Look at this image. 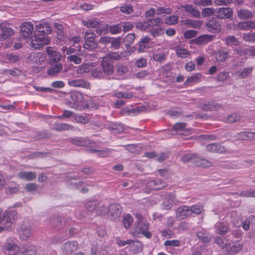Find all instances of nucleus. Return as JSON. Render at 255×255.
Returning a JSON list of instances; mask_svg holds the SVG:
<instances>
[{"label": "nucleus", "mask_w": 255, "mask_h": 255, "mask_svg": "<svg viewBox=\"0 0 255 255\" xmlns=\"http://www.w3.org/2000/svg\"><path fill=\"white\" fill-rule=\"evenodd\" d=\"M105 214L101 216L107 217L109 220L118 222L120 220L122 213V207L118 204H111L108 208L105 206Z\"/></svg>", "instance_id": "obj_1"}, {"label": "nucleus", "mask_w": 255, "mask_h": 255, "mask_svg": "<svg viewBox=\"0 0 255 255\" xmlns=\"http://www.w3.org/2000/svg\"><path fill=\"white\" fill-rule=\"evenodd\" d=\"M34 34L30 38L31 43L30 45L34 49H39L45 45H47L49 42L47 35L34 33Z\"/></svg>", "instance_id": "obj_2"}, {"label": "nucleus", "mask_w": 255, "mask_h": 255, "mask_svg": "<svg viewBox=\"0 0 255 255\" xmlns=\"http://www.w3.org/2000/svg\"><path fill=\"white\" fill-rule=\"evenodd\" d=\"M149 225V224L144 220L138 219L137 225L135 227L134 236H138L139 234H141L147 239H150L152 234L148 230Z\"/></svg>", "instance_id": "obj_3"}, {"label": "nucleus", "mask_w": 255, "mask_h": 255, "mask_svg": "<svg viewBox=\"0 0 255 255\" xmlns=\"http://www.w3.org/2000/svg\"><path fill=\"white\" fill-rule=\"evenodd\" d=\"M85 207L89 212H95L96 215L101 216L105 214V205L97 199H92L87 201L85 204Z\"/></svg>", "instance_id": "obj_4"}, {"label": "nucleus", "mask_w": 255, "mask_h": 255, "mask_svg": "<svg viewBox=\"0 0 255 255\" xmlns=\"http://www.w3.org/2000/svg\"><path fill=\"white\" fill-rule=\"evenodd\" d=\"M18 232L20 238L24 240H27L32 235L33 232L32 224L30 220L25 219Z\"/></svg>", "instance_id": "obj_5"}, {"label": "nucleus", "mask_w": 255, "mask_h": 255, "mask_svg": "<svg viewBox=\"0 0 255 255\" xmlns=\"http://www.w3.org/2000/svg\"><path fill=\"white\" fill-rule=\"evenodd\" d=\"M0 209V223H3L6 227H10L12 221L17 217V212L15 210H6L3 214Z\"/></svg>", "instance_id": "obj_6"}, {"label": "nucleus", "mask_w": 255, "mask_h": 255, "mask_svg": "<svg viewBox=\"0 0 255 255\" xmlns=\"http://www.w3.org/2000/svg\"><path fill=\"white\" fill-rule=\"evenodd\" d=\"M14 33L13 29L9 26L8 24L0 23V41L9 39L14 35Z\"/></svg>", "instance_id": "obj_7"}, {"label": "nucleus", "mask_w": 255, "mask_h": 255, "mask_svg": "<svg viewBox=\"0 0 255 255\" xmlns=\"http://www.w3.org/2000/svg\"><path fill=\"white\" fill-rule=\"evenodd\" d=\"M21 36L24 39H30L33 35L34 27L30 22H24L20 25Z\"/></svg>", "instance_id": "obj_8"}, {"label": "nucleus", "mask_w": 255, "mask_h": 255, "mask_svg": "<svg viewBox=\"0 0 255 255\" xmlns=\"http://www.w3.org/2000/svg\"><path fill=\"white\" fill-rule=\"evenodd\" d=\"M46 52L48 57L49 64L60 62L62 55L59 52L54 50L52 47H46Z\"/></svg>", "instance_id": "obj_9"}, {"label": "nucleus", "mask_w": 255, "mask_h": 255, "mask_svg": "<svg viewBox=\"0 0 255 255\" xmlns=\"http://www.w3.org/2000/svg\"><path fill=\"white\" fill-rule=\"evenodd\" d=\"M102 70L105 74V76L112 75L114 71V66L112 61L107 58H104L101 61Z\"/></svg>", "instance_id": "obj_10"}, {"label": "nucleus", "mask_w": 255, "mask_h": 255, "mask_svg": "<svg viewBox=\"0 0 255 255\" xmlns=\"http://www.w3.org/2000/svg\"><path fill=\"white\" fill-rule=\"evenodd\" d=\"M215 12V16L221 19L230 18L233 14L232 9L229 7L217 8Z\"/></svg>", "instance_id": "obj_11"}, {"label": "nucleus", "mask_w": 255, "mask_h": 255, "mask_svg": "<svg viewBox=\"0 0 255 255\" xmlns=\"http://www.w3.org/2000/svg\"><path fill=\"white\" fill-rule=\"evenodd\" d=\"M78 243L77 241H67L62 246V252L64 254H71L74 252L78 248Z\"/></svg>", "instance_id": "obj_12"}, {"label": "nucleus", "mask_w": 255, "mask_h": 255, "mask_svg": "<svg viewBox=\"0 0 255 255\" xmlns=\"http://www.w3.org/2000/svg\"><path fill=\"white\" fill-rule=\"evenodd\" d=\"M166 186V182L159 178L150 180L146 183V187L149 190H160Z\"/></svg>", "instance_id": "obj_13"}, {"label": "nucleus", "mask_w": 255, "mask_h": 255, "mask_svg": "<svg viewBox=\"0 0 255 255\" xmlns=\"http://www.w3.org/2000/svg\"><path fill=\"white\" fill-rule=\"evenodd\" d=\"M3 250L4 251H8V253L18 255L20 248L14 241L9 239L3 245Z\"/></svg>", "instance_id": "obj_14"}, {"label": "nucleus", "mask_w": 255, "mask_h": 255, "mask_svg": "<svg viewBox=\"0 0 255 255\" xmlns=\"http://www.w3.org/2000/svg\"><path fill=\"white\" fill-rule=\"evenodd\" d=\"M50 67L47 69V74L52 77H57L62 71L63 66L61 62L58 63H50Z\"/></svg>", "instance_id": "obj_15"}, {"label": "nucleus", "mask_w": 255, "mask_h": 255, "mask_svg": "<svg viewBox=\"0 0 255 255\" xmlns=\"http://www.w3.org/2000/svg\"><path fill=\"white\" fill-rule=\"evenodd\" d=\"M50 225L56 230L64 228L65 223L64 218L61 216H52L50 220Z\"/></svg>", "instance_id": "obj_16"}, {"label": "nucleus", "mask_w": 255, "mask_h": 255, "mask_svg": "<svg viewBox=\"0 0 255 255\" xmlns=\"http://www.w3.org/2000/svg\"><path fill=\"white\" fill-rule=\"evenodd\" d=\"M176 216L182 220L191 216L189 206L182 205L179 207L176 211Z\"/></svg>", "instance_id": "obj_17"}, {"label": "nucleus", "mask_w": 255, "mask_h": 255, "mask_svg": "<svg viewBox=\"0 0 255 255\" xmlns=\"http://www.w3.org/2000/svg\"><path fill=\"white\" fill-rule=\"evenodd\" d=\"M214 230L216 234L223 236L228 233L229 227L226 222H218L214 225Z\"/></svg>", "instance_id": "obj_18"}, {"label": "nucleus", "mask_w": 255, "mask_h": 255, "mask_svg": "<svg viewBox=\"0 0 255 255\" xmlns=\"http://www.w3.org/2000/svg\"><path fill=\"white\" fill-rule=\"evenodd\" d=\"M207 151L210 152L225 153L227 151L226 148L218 143L209 144L206 146Z\"/></svg>", "instance_id": "obj_19"}, {"label": "nucleus", "mask_w": 255, "mask_h": 255, "mask_svg": "<svg viewBox=\"0 0 255 255\" xmlns=\"http://www.w3.org/2000/svg\"><path fill=\"white\" fill-rule=\"evenodd\" d=\"M36 253V249L35 246L29 245H23L21 248H20V251L18 255H35Z\"/></svg>", "instance_id": "obj_20"}, {"label": "nucleus", "mask_w": 255, "mask_h": 255, "mask_svg": "<svg viewBox=\"0 0 255 255\" xmlns=\"http://www.w3.org/2000/svg\"><path fill=\"white\" fill-rule=\"evenodd\" d=\"M52 31L51 25L46 22L39 23L36 25V31L34 33L45 34L47 35Z\"/></svg>", "instance_id": "obj_21"}, {"label": "nucleus", "mask_w": 255, "mask_h": 255, "mask_svg": "<svg viewBox=\"0 0 255 255\" xmlns=\"http://www.w3.org/2000/svg\"><path fill=\"white\" fill-rule=\"evenodd\" d=\"M206 26L208 30L212 33H218L221 30L220 24L215 19L210 20L206 23Z\"/></svg>", "instance_id": "obj_22"}, {"label": "nucleus", "mask_w": 255, "mask_h": 255, "mask_svg": "<svg viewBox=\"0 0 255 255\" xmlns=\"http://www.w3.org/2000/svg\"><path fill=\"white\" fill-rule=\"evenodd\" d=\"M68 84L71 87H81L88 89L90 84L89 82L83 79L69 80Z\"/></svg>", "instance_id": "obj_23"}, {"label": "nucleus", "mask_w": 255, "mask_h": 255, "mask_svg": "<svg viewBox=\"0 0 255 255\" xmlns=\"http://www.w3.org/2000/svg\"><path fill=\"white\" fill-rule=\"evenodd\" d=\"M106 128L115 133H121L124 130V128L122 124L114 122H110L107 124Z\"/></svg>", "instance_id": "obj_24"}, {"label": "nucleus", "mask_w": 255, "mask_h": 255, "mask_svg": "<svg viewBox=\"0 0 255 255\" xmlns=\"http://www.w3.org/2000/svg\"><path fill=\"white\" fill-rule=\"evenodd\" d=\"M213 38V35L205 34L200 35L192 40L193 43L197 45H203L211 41Z\"/></svg>", "instance_id": "obj_25"}, {"label": "nucleus", "mask_w": 255, "mask_h": 255, "mask_svg": "<svg viewBox=\"0 0 255 255\" xmlns=\"http://www.w3.org/2000/svg\"><path fill=\"white\" fill-rule=\"evenodd\" d=\"M200 107L206 111H217L220 108V106L214 102H209L207 103L201 104Z\"/></svg>", "instance_id": "obj_26"}, {"label": "nucleus", "mask_w": 255, "mask_h": 255, "mask_svg": "<svg viewBox=\"0 0 255 255\" xmlns=\"http://www.w3.org/2000/svg\"><path fill=\"white\" fill-rule=\"evenodd\" d=\"M142 107L135 108H129L128 107H125L123 108L120 114L122 115L128 114V116H134L139 114L141 111Z\"/></svg>", "instance_id": "obj_27"}, {"label": "nucleus", "mask_w": 255, "mask_h": 255, "mask_svg": "<svg viewBox=\"0 0 255 255\" xmlns=\"http://www.w3.org/2000/svg\"><path fill=\"white\" fill-rule=\"evenodd\" d=\"M18 176L21 179L26 180L27 181H32L36 177V172L29 171H20L18 173Z\"/></svg>", "instance_id": "obj_28"}, {"label": "nucleus", "mask_w": 255, "mask_h": 255, "mask_svg": "<svg viewBox=\"0 0 255 255\" xmlns=\"http://www.w3.org/2000/svg\"><path fill=\"white\" fill-rule=\"evenodd\" d=\"M223 40L225 41L226 45L228 46H238L240 45V42L238 38L234 35L228 36Z\"/></svg>", "instance_id": "obj_29"}, {"label": "nucleus", "mask_w": 255, "mask_h": 255, "mask_svg": "<svg viewBox=\"0 0 255 255\" xmlns=\"http://www.w3.org/2000/svg\"><path fill=\"white\" fill-rule=\"evenodd\" d=\"M182 7L184 8V11L189 12L193 16L195 17H200V11L196 8L194 7L192 5L186 4L183 5Z\"/></svg>", "instance_id": "obj_30"}, {"label": "nucleus", "mask_w": 255, "mask_h": 255, "mask_svg": "<svg viewBox=\"0 0 255 255\" xmlns=\"http://www.w3.org/2000/svg\"><path fill=\"white\" fill-rule=\"evenodd\" d=\"M72 142L74 144L78 146H90L92 144L90 139L83 138L73 139Z\"/></svg>", "instance_id": "obj_31"}, {"label": "nucleus", "mask_w": 255, "mask_h": 255, "mask_svg": "<svg viewBox=\"0 0 255 255\" xmlns=\"http://www.w3.org/2000/svg\"><path fill=\"white\" fill-rule=\"evenodd\" d=\"M237 139L240 140H254L255 139V132H242L237 134Z\"/></svg>", "instance_id": "obj_32"}, {"label": "nucleus", "mask_w": 255, "mask_h": 255, "mask_svg": "<svg viewBox=\"0 0 255 255\" xmlns=\"http://www.w3.org/2000/svg\"><path fill=\"white\" fill-rule=\"evenodd\" d=\"M82 24L88 28H98L101 25V21L95 19L83 20L82 22Z\"/></svg>", "instance_id": "obj_33"}, {"label": "nucleus", "mask_w": 255, "mask_h": 255, "mask_svg": "<svg viewBox=\"0 0 255 255\" xmlns=\"http://www.w3.org/2000/svg\"><path fill=\"white\" fill-rule=\"evenodd\" d=\"M243 247L242 244H234L231 247H228L226 249V253L228 255L235 254L240 251Z\"/></svg>", "instance_id": "obj_34"}, {"label": "nucleus", "mask_w": 255, "mask_h": 255, "mask_svg": "<svg viewBox=\"0 0 255 255\" xmlns=\"http://www.w3.org/2000/svg\"><path fill=\"white\" fill-rule=\"evenodd\" d=\"M237 15L239 18L241 19H246L253 17V13L245 9H241L238 11Z\"/></svg>", "instance_id": "obj_35"}, {"label": "nucleus", "mask_w": 255, "mask_h": 255, "mask_svg": "<svg viewBox=\"0 0 255 255\" xmlns=\"http://www.w3.org/2000/svg\"><path fill=\"white\" fill-rule=\"evenodd\" d=\"M150 39V38L148 36H146L141 38L138 43V51L143 52L146 48H148L147 46Z\"/></svg>", "instance_id": "obj_36"}, {"label": "nucleus", "mask_w": 255, "mask_h": 255, "mask_svg": "<svg viewBox=\"0 0 255 255\" xmlns=\"http://www.w3.org/2000/svg\"><path fill=\"white\" fill-rule=\"evenodd\" d=\"M229 50L227 49H222L219 50L216 53L217 60L221 62H223L228 58Z\"/></svg>", "instance_id": "obj_37"}, {"label": "nucleus", "mask_w": 255, "mask_h": 255, "mask_svg": "<svg viewBox=\"0 0 255 255\" xmlns=\"http://www.w3.org/2000/svg\"><path fill=\"white\" fill-rule=\"evenodd\" d=\"M53 128L54 130L60 131L65 130L73 129V127L69 124L65 123H55L53 125Z\"/></svg>", "instance_id": "obj_38"}, {"label": "nucleus", "mask_w": 255, "mask_h": 255, "mask_svg": "<svg viewBox=\"0 0 255 255\" xmlns=\"http://www.w3.org/2000/svg\"><path fill=\"white\" fill-rule=\"evenodd\" d=\"M51 135L52 133L46 130H42L37 132L34 138L36 140H39L49 138L51 137Z\"/></svg>", "instance_id": "obj_39"}, {"label": "nucleus", "mask_w": 255, "mask_h": 255, "mask_svg": "<svg viewBox=\"0 0 255 255\" xmlns=\"http://www.w3.org/2000/svg\"><path fill=\"white\" fill-rule=\"evenodd\" d=\"M187 126V124L184 123H177L175 124L172 129L174 130H175L177 133L181 135L185 134L184 132L187 131L186 130V127Z\"/></svg>", "instance_id": "obj_40"}, {"label": "nucleus", "mask_w": 255, "mask_h": 255, "mask_svg": "<svg viewBox=\"0 0 255 255\" xmlns=\"http://www.w3.org/2000/svg\"><path fill=\"white\" fill-rule=\"evenodd\" d=\"M190 215H199L201 214L203 211V206L200 204H196L189 206Z\"/></svg>", "instance_id": "obj_41"}, {"label": "nucleus", "mask_w": 255, "mask_h": 255, "mask_svg": "<svg viewBox=\"0 0 255 255\" xmlns=\"http://www.w3.org/2000/svg\"><path fill=\"white\" fill-rule=\"evenodd\" d=\"M89 150L92 153L98 152V155L100 157H106L112 152L113 149L111 148H105L102 150L90 149Z\"/></svg>", "instance_id": "obj_42"}, {"label": "nucleus", "mask_w": 255, "mask_h": 255, "mask_svg": "<svg viewBox=\"0 0 255 255\" xmlns=\"http://www.w3.org/2000/svg\"><path fill=\"white\" fill-rule=\"evenodd\" d=\"M70 97L72 101L74 103V105L76 107L79 106L83 99V96L80 93H73L71 94Z\"/></svg>", "instance_id": "obj_43"}, {"label": "nucleus", "mask_w": 255, "mask_h": 255, "mask_svg": "<svg viewBox=\"0 0 255 255\" xmlns=\"http://www.w3.org/2000/svg\"><path fill=\"white\" fill-rule=\"evenodd\" d=\"M130 245L134 253H138L142 250V244L139 241L132 240Z\"/></svg>", "instance_id": "obj_44"}, {"label": "nucleus", "mask_w": 255, "mask_h": 255, "mask_svg": "<svg viewBox=\"0 0 255 255\" xmlns=\"http://www.w3.org/2000/svg\"><path fill=\"white\" fill-rule=\"evenodd\" d=\"M98 47V43L95 41L94 39L93 40H85L84 44V47L85 49L88 50L89 51H92Z\"/></svg>", "instance_id": "obj_45"}, {"label": "nucleus", "mask_w": 255, "mask_h": 255, "mask_svg": "<svg viewBox=\"0 0 255 255\" xmlns=\"http://www.w3.org/2000/svg\"><path fill=\"white\" fill-rule=\"evenodd\" d=\"M144 23H147L148 27L160 26L163 24V22L160 17L148 19L144 21Z\"/></svg>", "instance_id": "obj_46"}, {"label": "nucleus", "mask_w": 255, "mask_h": 255, "mask_svg": "<svg viewBox=\"0 0 255 255\" xmlns=\"http://www.w3.org/2000/svg\"><path fill=\"white\" fill-rule=\"evenodd\" d=\"M122 25L121 23L114 24L113 25H107V28L109 30L110 32L113 34L120 33L122 31Z\"/></svg>", "instance_id": "obj_47"}, {"label": "nucleus", "mask_w": 255, "mask_h": 255, "mask_svg": "<svg viewBox=\"0 0 255 255\" xmlns=\"http://www.w3.org/2000/svg\"><path fill=\"white\" fill-rule=\"evenodd\" d=\"M133 222L132 217L129 214L123 216L122 222L124 227L128 229Z\"/></svg>", "instance_id": "obj_48"}, {"label": "nucleus", "mask_w": 255, "mask_h": 255, "mask_svg": "<svg viewBox=\"0 0 255 255\" xmlns=\"http://www.w3.org/2000/svg\"><path fill=\"white\" fill-rule=\"evenodd\" d=\"M202 77V74L200 73H196L189 77H188L185 81L184 84L187 85L189 83L198 82Z\"/></svg>", "instance_id": "obj_49"}, {"label": "nucleus", "mask_w": 255, "mask_h": 255, "mask_svg": "<svg viewBox=\"0 0 255 255\" xmlns=\"http://www.w3.org/2000/svg\"><path fill=\"white\" fill-rule=\"evenodd\" d=\"M54 27L57 29V36L60 41L64 40V34L63 25L58 23L54 24Z\"/></svg>", "instance_id": "obj_50"}, {"label": "nucleus", "mask_w": 255, "mask_h": 255, "mask_svg": "<svg viewBox=\"0 0 255 255\" xmlns=\"http://www.w3.org/2000/svg\"><path fill=\"white\" fill-rule=\"evenodd\" d=\"M91 74L92 76L96 78L101 79L106 78L102 69L98 67L92 70Z\"/></svg>", "instance_id": "obj_51"}, {"label": "nucleus", "mask_w": 255, "mask_h": 255, "mask_svg": "<svg viewBox=\"0 0 255 255\" xmlns=\"http://www.w3.org/2000/svg\"><path fill=\"white\" fill-rule=\"evenodd\" d=\"M128 71V68L121 63H119L116 65V72L120 76H123L126 74Z\"/></svg>", "instance_id": "obj_52"}, {"label": "nucleus", "mask_w": 255, "mask_h": 255, "mask_svg": "<svg viewBox=\"0 0 255 255\" xmlns=\"http://www.w3.org/2000/svg\"><path fill=\"white\" fill-rule=\"evenodd\" d=\"M175 49L177 55L179 57L184 58L189 55L188 51L185 49H182L178 46H176Z\"/></svg>", "instance_id": "obj_53"}, {"label": "nucleus", "mask_w": 255, "mask_h": 255, "mask_svg": "<svg viewBox=\"0 0 255 255\" xmlns=\"http://www.w3.org/2000/svg\"><path fill=\"white\" fill-rule=\"evenodd\" d=\"M91 66L89 64L83 63L77 69V72L78 74H83L87 73L90 71Z\"/></svg>", "instance_id": "obj_54"}, {"label": "nucleus", "mask_w": 255, "mask_h": 255, "mask_svg": "<svg viewBox=\"0 0 255 255\" xmlns=\"http://www.w3.org/2000/svg\"><path fill=\"white\" fill-rule=\"evenodd\" d=\"M41 55L42 54L40 53H31L28 57V61L32 63L38 64V62H39V58Z\"/></svg>", "instance_id": "obj_55"}, {"label": "nucleus", "mask_w": 255, "mask_h": 255, "mask_svg": "<svg viewBox=\"0 0 255 255\" xmlns=\"http://www.w3.org/2000/svg\"><path fill=\"white\" fill-rule=\"evenodd\" d=\"M120 10L123 13L129 14L133 12V6L131 4H125L120 7Z\"/></svg>", "instance_id": "obj_56"}, {"label": "nucleus", "mask_w": 255, "mask_h": 255, "mask_svg": "<svg viewBox=\"0 0 255 255\" xmlns=\"http://www.w3.org/2000/svg\"><path fill=\"white\" fill-rule=\"evenodd\" d=\"M216 9L210 7H206L203 9L202 15L203 17H208L211 15H215L216 14Z\"/></svg>", "instance_id": "obj_57"}, {"label": "nucleus", "mask_w": 255, "mask_h": 255, "mask_svg": "<svg viewBox=\"0 0 255 255\" xmlns=\"http://www.w3.org/2000/svg\"><path fill=\"white\" fill-rule=\"evenodd\" d=\"M181 245L180 241L178 240H166L164 243V246L166 247H178Z\"/></svg>", "instance_id": "obj_58"}, {"label": "nucleus", "mask_w": 255, "mask_h": 255, "mask_svg": "<svg viewBox=\"0 0 255 255\" xmlns=\"http://www.w3.org/2000/svg\"><path fill=\"white\" fill-rule=\"evenodd\" d=\"M164 33L163 29L161 27L152 28L150 31V34L153 37L161 36Z\"/></svg>", "instance_id": "obj_59"}, {"label": "nucleus", "mask_w": 255, "mask_h": 255, "mask_svg": "<svg viewBox=\"0 0 255 255\" xmlns=\"http://www.w3.org/2000/svg\"><path fill=\"white\" fill-rule=\"evenodd\" d=\"M214 242L222 248H225L228 244V241L221 237H217L215 238L214 239Z\"/></svg>", "instance_id": "obj_60"}, {"label": "nucleus", "mask_w": 255, "mask_h": 255, "mask_svg": "<svg viewBox=\"0 0 255 255\" xmlns=\"http://www.w3.org/2000/svg\"><path fill=\"white\" fill-rule=\"evenodd\" d=\"M197 236L200 240L204 243H208L211 240V238L208 234L202 232H198Z\"/></svg>", "instance_id": "obj_61"}, {"label": "nucleus", "mask_w": 255, "mask_h": 255, "mask_svg": "<svg viewBox=\"0 0 255 255\" xmlns=\"http://www.w3.org/2000/svg\"><path fill=\"white\" fill-rule=\"evenodd\" d=\"M253 71L252 67H248L244 68L239 75V77L241 79L245 78L249 76Z\"/></svg>", "instance_id": "obj_62"}, {"label": "nucleus", "mask_w": 255, "mask_h": 255, "mask_svg": "<svg viewBox=\"0 0 255 255\" xmlns=\"http://www.w3.org/2000/svg\"><path fill=\"white\" fill-rule=\"evenodd\" d=\"M135 38V34L134 33H129L124 38V41L126 43V46H128L131 44Z\"/></svg>", "instance_id": "obj_63"}, {"label": "nucleus", "mask_w": 255, "mask_h": 255, "mask_svg": "<svg viewBox=\"0 0 255 255\" xmlns=\"http://www.w3.org/2000/svg\"><path fill=\"white\" fill-rule=\"evenodd\" d=\"M245 41L249 42H255V33L250 32L245 34L243 36Z\"/></svg>", "instance_id": "obj_64"}]
</instances>
